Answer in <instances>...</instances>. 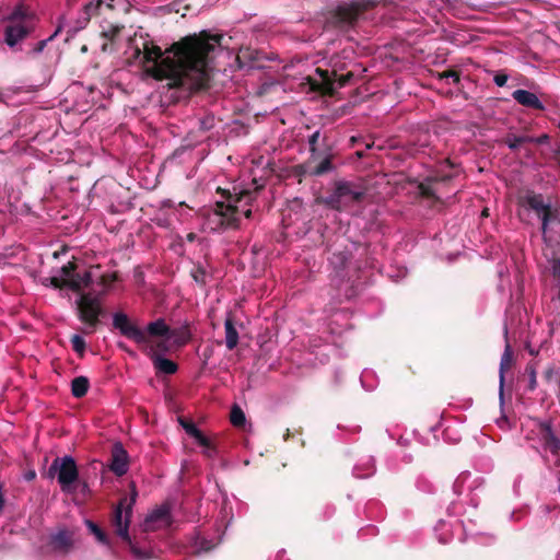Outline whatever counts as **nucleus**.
<instances>
[{
	"label": "nucleus",
	"mask_w": 560,
	"mask_h": 560,
	"mask_svg": "<svg viewBox=\"0 0 560 560\" xmlns=\"http://www.w3.org/2000/svg\"><path fill=\"white\" fill-rule=\"evenodd\" d=\"M222 35H211L207 31L199 35H189L174 43L163 58L162 49L152 42L145 40L143 48L136 47L135 57L142 55L147 73L158 81L166 80L168 90L195 93L209 88V55L221 45Z\"/></svg>",
	"instance_id": "f257e3e1"
},
{
	"label": "nucleus",
	"mask_w": 560,
	"mask_h": 560,
	"mask_svg": "<svg viewBox=\"0 0 560 560\" xmlns=\"http://www.w3.org/2000/svg\"><path fill=\"white\" fill-rule=\"evenodd\" d=\"M131 4L128 0H91L79 12L75 20L74 31L85 28L92 19H101V36L106 39L102 45L103 52H113L116 50V42L124 30L122 25L109 22L116 10L129 12Z\"/></svg>",
	"instance_id": "f03ea898"
},
{
	"label": "nucleus",
	"mask_w": 560,
	"mask_h": 560,
	"mask_svg": "<svg viewBox=\"0 0 560 560\" xmlns=\"http://www.w3.org/2000/svg\"><path fill=\"white\" fill-rule=\"evenodd\" d=\"M113 326L118 329L122 336L136 342L143 351H149L150 337H161L168 340L171 327L163 318H158L147 325L145 329L139 328L132 324L129 317L121 312L113 315Z\"/></svg>",
	"instance_id": "7ed1b4c3"
},
{
	"label": "nucleus",
	"mask_w": 560,
	"mask_h": 560,
	"mask_svg": "<svg viewBox=\"0 0 560 560\" xmlns=\"http://www.w3.org/2000/svg\"><path fill=\"white\" fill-rule=\"evenodd\" d=\"M138 491L135 483H131L130 495L120 498L118 504L115 506L112 515V525L115 527L117 536H119L127 545L136 560H149L151 553L141 549L136 542L131 540L129 535V524L132 515V508L136 503Z\"/></svg>",
	"instance_id": "20e7f679"
},
{
	"label": "nucleus",
	"mask_w": 560,
	"mask_h": 560,
	"mask_svg": "<svg viewBox=\"0 0 560 560\" xmlns=\"http://www.w3.org/2000/svg\"><path fill=\"white\" fill-rule=\"evenodd\" d=\"M260 187L254 190L243 189L238 192H231L228 189L218 187L217 192L222 196L224 200L217 201L212 209V215L218 220V229H237L240 225V218L237 217L240 203L243 200L246 202L252 201Z\"/></svg>",
	"instance_id": "39448f33"
},
{
	"label": "nucleus",
	"mask_w": 560,
	"mask_h": 560,
	"mask_svg": "<svg viewBox=\"0 0 560 560\" xmlns=\"http://www.w3.org/2000/svg\"><path fill=\"white\" fill-rule=\"evenodd\" d=\"M36 23L34 11L24 4L16 5L4 19L3 42L18 50V45L35 31Z\"/></svg>",
	"instance_id": "423d86ee"
},
{
	"label": "nucleus",
	"mask_w": 560,
	"mask_h": 560,
	"mask_svg": "<svg viewBox=\"0 0 560 560\" xmlns=\"http://www.w3.org/2000/svg\"><path fill=\"white\" fill-rule=\"evenodd\" d=\"M375 7L374 0L342 1L329 12L326 23L331 28L348 32L357 25L365 12Z\"/></svg>",
	"instance_id": "0eeeda50"
},
{
	"label": "nucleus",
	"mask_w": 560,
	"mask_h": 560,
	"mask_svg": "<svg viewBox=\"0 0 560 560\" xmlns=\"http://www.w3.org/2000/svg\"><path fill=\"white\" fill-rule=\"evenodd\" d=\"M48 477H57L60 489L63 492H71L80 479L75 459L70 455L56 457L48 468Z\"/></svg>",
	"instance_id": "6e6552de"
},
{
	"label": "nucleus",
	"mask_w": 560,
	"mask_h": 560,
	"mask_svg": "<svg viewBox=\"0 0 560 560\" xmlns=\"http://www.w3.org/2000/svg\"><path fill=\"white\" fill-rule=\"evenodd\" d=\"M75 305L79 320L94 331L101 324V317L105 315L101 296L80 292Z\"/></svg>",
	"instance_id": "1a4fd4ad"
},
{
	"label": "nucleus",
	"mask_w": 560,
	"mask_h": 560,
	"mask_svg": "<svg viewBox=\"0 0 560 560\" xmlns=\"http://www.w3.org/2000/svg\"><path fill=\"white\" fill-rule=\"evenodd\" d=\"M335 171L334 154H326L320 161L308 156L303 163L296 164L292 167V175L298 178L299 183H302L303 178L318 177Z\"/></svg>",
	"instance_id": "9d476101"
},
{
	"label": "nucleus",
	"mask_w": 560,
	"mask_h": 560,
	"mask_svg": "<svg viewBox=\"0 0 560 560\" xmlns=\"http://www.w3.org/2000/svg\"><path fill=\"white\" fill-rule=\"evenodd\" d=\"M74 545L75 533L67 527H61L49 535L48 547L55 553L66 556L73 550Z\"/></svg>",
	"instance_id": "9b49d317"
},
{
	"label": "nucleus",
	"mask_w": 560,
	"mask_h": 560,
	"mask_svg": "<svg viewBox=\"0 0 560 560\" xmlns=\"http://www.w3.org/2000/svg\"><path fill=\"white\" fill-rule=\"evenodd\" d=\"M316 73L319 75L320 81L307 77L306 80L310 84V89L323 96L334 97L337 94V90L334 86L332 70L329 72L328 70L317 68Z\"/></svg>",
	"instance_id": "f8f14e48"
},
{
	"label": "nucleus",
	"mask_w": 560,
	"mask_h": 560,
	"mask_svg": "<svg viewBox=\"0 0 560 560\" xmlns=\"http://www.w3.org/2000/svg\"><path fill=\"white\" fill-rule=\"evenodd\" d=\"M343 242L345 240L338 236L336 243L328 246V252H331L328 259L337 273L342 271L352 258L351 252L343 245Z\"/></svg>",
	"instance_id": "ddd939ff"
},
{
	"label": "nucleus",
	"mask_w": 560,
	"mask_h": 560,
	"mask_svg": "<svg viewBox=\"0 0 560 560\" xmlns=\"http://www.w3.org/2000/svg\"><path fill=\"white\" fill-rule=\"evenodd\" d=\"M109 469L118 477L128 471V453L121 443H115L112 448Z\"/></svg>",
	"instance_id": "4468645a"
},
{
	"label": "nucleus",
	"mask_w": 560,
	"mask_h": 560,
	"mask_svg": "<svg viewBox=\"0 0 560 560\" xmlns=\"http://www.w3.org/2000/svg\"><path fill=\"white\" fill-rule=\"evenodd\" d=\"M335 185L338 190V196H340L345 208L361 202L365 197V192L363 190L355 189V186L350 182L339 180L336 182Z\"/></svg>",
	"instance_id": "2eb2a0df"
},
{
	"label": "nucleus",
	"mask_w": 560,
	"mask_h": 560,
	"mask_svg": "<svg viewBox=\"0 0 560 560\" xmlns=\"http://www.w3.org/2000/svg\"><path fill=\"white\" fill-rule=\"evenodd\" d=\"M518 202L521 206L533 210L539 219L550 206L549 202L545 201L541 194H536L534 191H527L524 196L520 197Z\"/></svg>",
	"instance_id": "dca6fc26"
},
{
	"label": "nucleus",
	"mask_w": 560,
	"mask_h": 560,
	"mask_svg": "<svg viewBox=\"0 0 560 560\" xmlns=\"http://www.w3.org/2000/svg\"><path fill=\"white\" fill-rule=\"evenodd\" d=\"M539 436L545 448L553 455L560 454V439L556 436L550 422L539 423Z\"/></svg>",
	"instance_id": "f3484780"
},
{
	"label": "nucleus",
	"mask_w": 560,
	"mask_h": 560,
	"mask_svg": "<svg viewBox=\"0 0 560 560\" xmlns=\"http://www.w3.org/2000/svg\"><path fill=\"white\" fill-rule=\"evenodd\" d=\"M170 509L165 505H162L155 510H153L144 521L145 530H154L161 526L170 525Z\"/></svg>",
	"instance_id": "a211bd4d"
},
{
	"label": "nucleus",
	"mask_w": 560,
	"mask_h": 560,
	"mask_svg": "<svg viewBox=\"0 0 560 560\" xmlns=\"http://www.w3.org/2000/svg\"><path fill=\"white\" fill-rule=\"evenodd\" d=\"M512 97L520 105L529 109L542 112L546 108L539 97L535 93L527 90H515L512 93Z\"/></svg>",
	"instance_id": "6ab92c4d"
},
{
	"label": "nucleus",
	"mask_w": 560,
	"mask_h": 560,
	"mask_svg": "<svg viewBox=\"0 0 560 560\" xmlns=\"http://www.w3.org/2000/svg\"><path fill=\"white\" fill-rule=\"evenodd\" d=\"M513 352L511 346L506 343L504 352L501 357L500 362V385H499V399L501 406L504 404V384H505V371L512 365Z\"/></svg>",
	"instance_id": "aec40b11"
},
{
	"label": "nucleus",
	"mask_w": 560,
	"mask_h": 560,
	"mask_svg": "<svg viewBox=\"0 0 560 560\" xmlns=\"http://www.w3.org/2000/svg\"><path fill=\"white\" fill-rule=\"evenodd\" d=\"M148 352L152 353V359H153L154 368L159 372H162V373L167 374V375L176 373L178 366H177V364L174 361H172L170 359H166V358H162V357L155 354L151 347H150Z\"/></svg>",
	"instance_id": "412c9836"
},
{
	"label": "nucleus",
	"mask_w": 560,
	"mask_h": 560,
	"mask_svg": "<svg viewBox=\"0 0 560 560\" xmlns=\"http://www.w3.org/2000/svg\"><path fill=\"white\" fill-rule=\"evenodd\" d=\"M48 282L52 288L62 290L65 288H69L75 293L81 292V284L79 280H75L74 278L71 279H61L59 277H50L45 279L44 284Z\"/></svg>",
	"instance_id": "4be33fe9"
},
{
	"label": "nucleus",
	"mask_w": 560,
	"mask_h": 560,
	"mask_svg": "<svg viewBox=\"0 0 560 560\" xmlns=\"http://www.w3.org/2000/svg\"><path fill=\"white\" fill-rule=\"evenodd\" d=\"M225 328V346L229 350H233L238 343V332L234 326L232 315H228L224 320Z\"/></svg>",
	"instance_id": "5701e85b"
},
{
	"label": "nucleus",
	"mask_w": 560,
	"mask_h": 560,
	"mask_svg": "<svg viewBox=\"0 0 560 560\" xmlns=\"http://www.w3.org/2000/svg\"><path fill=\"white\" fill-rule=\"evenodd\" d=\"M191 338L189 325L185 324L178 328H171V332L168 335V340L173 339L174 342L178 346L186 345Z\"/></svg>",
	"instance_id": "b1692460"
},
{
	"label": "nucleus",
	"mask_w": 560,
	"mask_h": 560,
	"mask_svg": "<svg viewBox=\"0 0 560 560\" xmlns=\"http://www.w3.org/2000/svg\"><path fill=\"white\" fill-rule=\"evenodd\" d=\"M90 388V381L86 376H77L71 382V394L75 398L84 397Z\"/></svg>",
	"instance_id": "393cba45"
},
{
	"label": "nucleus",
	"mask_w": 560,
	"mask_h": 560,
	"mask_svg": "<svg viewBox=\"0 0 560 560\" xmlns=\"http://www.w3.org/2000/svg\"><path fill=\"white\" fill-rule=\"evenodd\" d=\"M541 220V232L546 234L549 225L553 223H560V210L558 208H553L551 205L547 208V210L540 217Z\"/></svg>",
	"instance_id": "a878e982"
},
{
	"label": "nucleus",
	"mask_w": 560,
	"mask_h": 560,
	"mask_svg": "<svg viewBox=\"0 0 560 560\" xmlns=\"http://www.w3.org/2000/svg\"><path fill=\"white\" fill-rule=\"evenodd\" d=\"M316 201L320 205L328 207L329 209H332V210L341 211L342 209H345V205H343L340 196H338V190H337L336 186H335L334 191L329 196L319 197V198H317Z\"/></svg>",
	"instance_id": "bb28decb"
},
{
	"label": "nucleus",
	"mask_w": 560,
	"mask_h": 560,
	"mask_svg": "<svg viewBox=\"0 0 560 560\" xmlns=\"http://www.w3.org/2000/svg\"><path fill=\"white\" fill-rule=\"evenodd\" d=\"M343 69V66H338V63L332 65V75H334V84L337 83L338 88H345L350 84L354 74L352 71H348L347 73H339Z\"/></svg>",
	"instance_id": "cd10ccee"
},
{
	"label": "nucleus",
	"mask_w": 560,
	"mask_h": 560,
	"mask_svg": "<svg viewBox=\"0 0 560 560\" xmlns=\"http://www.w3.org/2000/svg\"><path fill=\"white\" fill-rule=\"evenodd\" d=\"M530 141H533L532 137L526 135L516 136L513 133H509L504 139V143L512 151H517L521 148V145L525 143H530Z\"/></svg>",
	"instance_id": "c85d7f7f"
},
{
	"label": "nucleus",
	"mask_w": 560,
	"mask_h": 560,
	"mask_svg": "<svg viewBox=\"0 0 560 560\" xmlns=\"http://www.w3.org/2000/svg\"><path fill=\"white\" fill-rule=\"evenodd\" d=\"M85 525L90 529L91 534L95 536L100 544L109 546V539L107 534L97 524H95L93 521L86 520Z\"/></svg>",
	"instance_id": "c756f323"
},
{
	"label": "nucleus",
	"mask_w": 560,
	"mask_h": 560,
	"mask_svg": "<svg viewBox=\"0 0 560 560\" xmlns=\"http://www.w3.org/2000/svg\"><path fill=\"white\" fill-rule=\"evenodd\" d=\"M230 421L234 427L242 428L246 422L244 411L238 405H234L231 409Z\"/></svg>",
	"instance_id": "7c9ffc66"
},
{
	"label": "nucleus",
	"mask_w": 560,
	"mask_h": 560,
	"mask_svg": "<svg viewBox=\"0 0 560 560\" xmlns=\"http://www.w3.org/2000/svg\"><path fill=\"white\" fill-rule=\"evenodd\" d=\"M320 139V131L316 130L308 137L310 156L319 160L320 153L318 151V141Z\"/></svg>",
	"instance_id": "2f4dec72"
},
{
	"label": "nucleus",
	"mask_w": 560,
	"mask_h": 560,
	"mask_svg": "<svg viewBox=\"0 0 560 560\" xmlns=\"http://www.w3.org/2000/svg\"><path fill=\"white\" fill-rule=\"evenodd\" d=\"M192 279L201 284V285H205L207 283V278H208V270L205 266L198 264L196 265L192 269H191V272H190Z\"/></svg>",
	"instance_id": "473e14b6"
},
{
	"label": "nucleus",
	"mask_w": 560,
	"mask_h": 560,
	"mask_svg": "<svg viewBox=\"0 0 560 560\" xmlns=\"http://www.w3.org/2000/svg\"><path fill=\"white\" fill-rule=\"evenodd\" d=\"M72 349L82 358L85 352L86 343L80 335H73L70 339Z\"/></svg>",
	"instance_id": "72a5a7b5"
},
{
	"label": "nucleus",
	"mask_w": 560,
	"mask_h": 560,
	"mask_svg": "<svg viewBox=\"0 0 560 560\" xmlns=\"http://www.w3.org/2000/svg\"><path fill=\"white\" fill-rule=\"evenodd\" d=\"M77 269H78V265H77L75 260L68 261L66 265H63L60 268V273L63 277L62 279L75 278Z\"/></svg>",
	"instance_id": "f704fd0d"
},
{
	"label": "nucleus",
	"mask_w": 560,
	"mask_h": 560,
	"mask_svg": "<svg viewBox=\"0 0 560 560\" xmlns=\"http://www.w3.org/2000/svg\"><path fill=\"white\" fill-rule=\"evenodd\" d=\"M525 373L529 377L528 389L534 390L537 386V370L535 363H528L525 368Z\"/></svg>",
	"instance_id": "c9c22d12"
},
{
	"label": "nucleus",
	"mask_w": 560,
	"mask_h": 560,
	"mask_svg": "<svg viewBox=\"0 0 560 560\" xmlns=\"http://www.w3.org/2000/svg\"><path fill=\"white\" fill-rule=\"evenodd\" d=\"M418 190L420 196L428 199H435L438 200V197L435 196L434 189L431 187V185L427 182H422L418 185Z\"/></svg>",
	"instance_id": "e433bc0d"
},
{
	"label": "nucleus",
	"mask_w": 560,
	"mask_h": 560,
	"mask_svg": "<svg viewBox=\"0 0 560 560\" xmlns=\"http://www.w3.org/2000/svg\"><path fill=\"white\" fill-rule=\"evenodd\" d=\"M179 424L183 427L185 432L191 438H195L200 432L197 425L190 420L179 418Z\"/></svg>",
	"instance_id": "4c0bfd02"
},
{
	"label": "nucleus",
	"mask_w": 560,
	"mask_h": 560,
	"mask_svg": "<svg viewBox=\"0 0 560 560\" xmlns=\"http://www.w3.org/2000/svg\"><path fill=\"white\" fill-rule=\"evenodd\" d=\"M75 280H79L80 281V284H81V291L84 289V288H89L92 283V275L90 271H84V273H78L77 272V276L74 278Z\"/></svg>",
	"instance_id": "58836bf2"
},
{
	"label": "nucleus",
	"mask_w": 560,
	"mask_h": 560,
	"mask_svg": "<svg viewBox=\"0 0 560 560\" xmlns=\"http://www.w3.org/2000/svg\"><path fill=\"white\" fill-rule=\"evenodd\" d=\"M59 31H60V27H58V28L55 31V33H54L52 35H50L47 39L39 40V42L36 44V46L33 48V51H34L35 54L42 52V51L44 50L45 46L47 45V43H48L49 40L54 39V38L57 36V34L59 33Z\"/></svg>",
	"instance_id": "ea45409f"
},
{
	"label": "nucleus",
	"mask_w": 560,
	"mask_h": 560,
	"mask_svg": "<svg viewBox=\"0 0 560 560\" xmlns=\"http://www.w3.org/2000/svg\"><path fill=\"white\" fill-rule=\"evenodd\" d=\"M440 79H452L454 83L459 82V73L456 70H446L439 74Z\"/></svg>",
	"instance_id": "a19ab883"
},
{
	"label": "nucleus",
	"mask_w": 560,
	"mask_h": 560,
	"mask_svg": "<svg viewBox=\"0 0 560 560\" xmlns=\"http://www.w3.org/2000/svg\"><path fill=\"white\" fill-rule=\"evenodd\" d=\"M203 455L208 458H214L218 455V448L212 443V441L209 443V446H205L202 451Z\"/></svg>",
	"instance_id": "79ce46f5"
},
{
	"label": "nucleus",
	"mask_w": 560,
	"mask_h": 560,
	"mask_svg": "<svg viewBox=\"0 0 560 560\" xmlns=\"http://www.w3.org/2000/svg\"><path fill=\"white\" fill-rule=\"evenodd\" d=\"M508 79H509L508 74L498 72L494 75L493 81L498 86H504L508 82Z\"/></svg>",
	"instance_id": "37998d69"
},
{
	"label": "nucleus",
	"mask_w": 560,
	"mask_h": 560,
	"mask_svg": "<svg viewBox=\"0 0 560 560\" xmlns=\"http://www.w3.org/2000/svg\"><path fill=\"white\" fill-rule=\"evenodd\" d=\"M194 439L202 447L209 446V443L211 442V440L207 438L201 431Z\"/></svg>",
	"instance_id": "c03bdc74"
},
{
	"label": "nucleus",
	"mask_w": 560,
	"mask_h": 560,
	"mask_svg": "<svg viewBox=\"0 0 560 560\" xmlns=\"http://www.w3.org/2000/svg\"><path fill=\"white\" fill-rule=\"evenodd\" d=\"M533 141H530V143H536V144H546L549 142V136L547 133H542L541 136L539 137H532Z\"/></svg>",
	"instance_id": "a18cd8bd"
},
{
	"label": "nucleus",
	"mask_w": 560,
	"mask_h": 560,
	"mask_svg": "<svg viewBox=\"0 0 560 560\" xmlns=\"http://www.w3.org/2000/svg\"><path fill=\"white\" fill-rule=\"evenodd\" d=\"M117 280V275L116 273H112V275H104L102 277V281L103 283L107 284V283H110V282H114Z\"/></svg>",
	"instance_id": "49530a36"
},
{
	"label": "nucleus",
	"mask_w": 560,
	"mask_h": 560,
	"mask_svg": "<svg viewBox=\"0 0 560 560\" xmlns=\"http://www.w3.org/2000/svg\"><path fill=\"white\" fill-rule=\"evenodd\" d=\"M5 506V499L2 492V485L0 483V513L3 511Z\"/></svg>",
	"instance_id": "de8ad7c7"
},
{
	"label": "nucleus",
	"mask_w": 560,
	"mask_h": 560,
	"mask_svg": "<svg viewBox=\"0 0 560 560\" xmlns=\"http://www.w3.org/2000/svg\"><path fill=\"white\" fill-rule=\"evenodd\" d=\"M118 348H119V349H121V350H124V351H126V352H127V353H129L130 355H135V354H136V353H135L132 350H130V349L128 348V346H127V345H125L124 342H118Z\"/></svg>",
	"instance_id": "09e8293b"
},
{
	"label": "nucleus",
	"mask_w": 560,
	"mask_h": 560,
	"mask_svg": "<svg viewBox=\"0 0 560 560\" xmlns=\"http://www.w3.org/2000/svg\"><path fill=\"white\" fill-rule=\"evenodd\" d=\"M35 477H36V472L34 470H30L25 474V479L28 481L35 479Z\"/></svg>",
	"instance_id": "8fccbe9b"
},
{
	"label": "nucleus",
	"mask_w": 560,
	"mask_h": 560,
	"mask_svg": "<svg viewBox=\"0 0 560 560\" xmlns=\"http://www.w3.org/2000/svg\"><path fill=\"white\" fill-rule=\"evenodd\" d=\"M553 159H555L556 163L558 164V166L560 167V147L555 151Z\"/></svg>",
	"instance_id": "3c124183"
},
{
	"label": "nucleus",
	"mask_w": 560,
	"mask_h": 560,
	"mask_svg": "<svg viewBox=\"0 0 560 560\" xmlns=\"http://www.w3.org/2000/svg\"><path fill=\"white\" fill-rule=\"evenodd\" d=\"M553 369H548L545 371V377L549 381L552 377Z\"/></svg>",
	"instance_id": "603ef678"
},
{
	"label": "nucleus",
	"mask_w": 560,
	"mask_h": 560,
	"mask_svg": "<svg viewBox=\"0 0 560 560\" xmlns=\"http://www.w3.org/2000/svg\"><path fill=\"white\" fill-rule=\"evenodd\" d=\"M253 212L250 209H247L246 211H244V215L245 218L249 219L252 217Z\"/></svg>",
	"instance_id": "864d4df0"
},
{
	"label": "nucleus",
	"mask_w": 560,
	"mask_h": 560,
	"mask_svg": "<svg viewBox=\"0 0 560 560\" xmlns=\"http://www.w3.org/2000/svg\"><path fill=\"white\" fill-rule=\"evenodd\" d=\"M481 214H482V217H488L489 215L488 209H483Z\"/></svg>",
	"instance_id": "5fc2aeb1"
},
{
	"label": "nucleus",
	"mask_w": 560,
	"mask_h": 560,
	"mask_svg": "<svg viewBox=\"0 0 560 560\" xmlns=\"http://www.w3.org/2000/svg\"><path fill=\"white\" fill-rule=\"evenodd\" d=\"M529 353H530L532 355H536V354L538 353V351H536V350H534V349H529Z\"/></svg>",
	"instance_id": "6e6d98bb"
},
{
	"label": "nucleus",
	"mask_w": 560,
	"mask_h": 560,
	"mask_svg": "<svg viewBox=\"0 0 560 560\" xmlns=\"http://www.w3.org/2000/svg\"><path fill=\"white\" fill-rule=\"evenodd\" d=\"M557 396L560 399V378H559V392H558Z\"/></svg>",
	"instance_id": "4d7b16f0"
},
{
	"label": "nucleus",
	"mask_w": 560,
	"mask_h": 560,
	"mask_svg": "<svg viewBox=\"0 0 560 560\" xmlns=\"http://www.w3.org/2000/svg\"><path fill=\"white\" fill-rule=\"evenodd\" d=\"M557 127L560 130V120L557 122Z\"/></svg>",
	"instance_id": "13d9d810"
}]
</instances>
